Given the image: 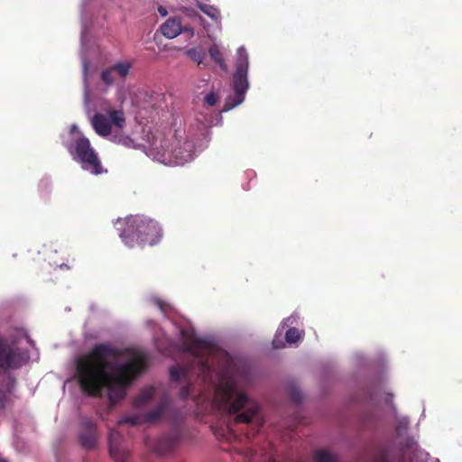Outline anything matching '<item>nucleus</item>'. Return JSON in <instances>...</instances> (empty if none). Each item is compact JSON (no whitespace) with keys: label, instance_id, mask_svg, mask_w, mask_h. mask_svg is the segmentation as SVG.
Returning a JSON list of instances; mask_svg holds the SVG:
<instances>
[{"label":"nucleus","instance_id":"a211bd4d","mask_svg":"<svg viewBox=\"0 0 462 462\" xmlns=\"http://www.w3.org/2000/svg\"><path fill=\"white\" fill-rule=\"evenodd\" d=\"M208 54L211 57V59L223 69H227V65L223 58V54L221 51V48L218 44L213 43L208 48Z\"/></svg>","mask_w":462,"mask_h":462},{"label":"nucleus","instance_id":"9d476101","mask_svg":"<svg viewBox=\"0 0 462 462\" xmlns=\"http://www.w3.org/2000/svg\"><path fill=\"white\" fill-rule=\"evenodd\" d=\"M168 403H169L168 397L162 396L160 398V401L157 403L156 408L152 411L147 412L143 415L125 416L119 420L118 423L119 424H129L131 426H137L143 422L156 421L165 412Z\"/></svg>","mask_w":462,"mask_h":462},{"label":"nucleus","instance_id":"6ab92c4d","mask_svg":"<svg viewBox=\"0 0 462 462\" xmlns=\"http://www.w3.org/2000/svg\"><path fill=\"white\" fill-rule=\"evenodd\" d=\"M198 7L210 19H212L217 23H220V12L217 7H215L214 5L202 3H198Z\"/></svg>","mask_w":462,"mask_h":462},{"label":"nucleus","instance_id":"423d86ee","mask_svg":"<svg viewBox=\"0 0 462 462\" xmlns=\"http://www.w3.org/2000/svg\"><path fill=\"white\" fill-rule=\"evenodd\" d=\"M248 68V53L245 48L241 46L236 51V71L233 75L234 94L226 97L223 111L233 109L244 102L245 93L249 88Z\"/></svg>","mask_w":462,"mask_h":462},{"label":"nucleus","instance_id":"412c9836","mask_svg":"<svg viewBox=\"0 0 462 462\" xmlns=\"http://www.w3.org/2000/svg\"><path fill=\"white\" fill-rule=\"evenodd\" d=\"M186 55L197 62L198 65H201L204 63V60L206 59V52L200 48H191L186 51Z\"/></svg>","mask_w":462,"mask_h":462},{"label":"nucleus","instance_id":"f8f14e48","mask_svg":"<svg viewBox=\"0 0 462 462\" xmlns=\"http://www.w3.org/2000/svg\"><path fill=\"white\" fill-rule=\"evenodd\" d=\"M82 425L83 430L79 433V441L85 448H93L97 440L96 426L89 419H84Z\"/></svg>","mask_w":462,"mask_h":462},{"label":"nucleus","instance_id":"c9c22d12","mask_svg":"<svg viewBox=\"0 0 462 462\" xmlns=\"http://www.w3.org/2000/svg\"><path fill=\"white\" fill-rule=\"evenodd\" d=\"M0 462H7V461L5 459H0Z\"/></svg>","mask_w":462,"mask_h":462},{"label":"nucleus","instance_id":"9b49d317","mask_svg":"<svg viewBox=\"0 0 462 462\" xmlns=\"http://www.w3.org/2000/svg\"><path fill=\"white\" fill-rule=\"evenodd\" d=\"M109 452L115 462H128L129 452L122 441L121 434L112 430L108 435Z\"/></svg>","mask_w":462,"mask_h":462},{"label":"nucleus","instance_id":"f03ea898","mask_svg":"<svg viewBox=\"0 0 462 462\" xmlns=\"http://www.w3.org/2000/svg\"><path fill=\"white\" fill-rule=\"evenodd\" d=\"M149 356L135 347L98 344L79 359L77 375L83 391L90 395H106L111 403L123 399L126 387L147 366Z\"/></svg>","mask_w":462,"mask_h":462},{"label":"nucleus","instance_id":"f3484780","mask_svg":"<svg viewBox=\"0 0 462 462\" xmlns=\"http://www.w3.org/2000/svg\"><path fill=\"white\" fill-rule=\"evenodd\" d=\"M187 16H190V18L192 20V23L188 24V23H183V30H182L181 33L186 35L188 38H192L195 34V27L197 25H201L204 28H206L205 21L200 15H199L197 14H192L189 12L187 13Z\"/></svg>","mask_w":462,"mask_h":462},{"label":"nucleus","instance_id":"4be33fe9","mask_svg":"<svg viewBox=\"0 0 462 462\" xmlns=\"http://www.w3.org/2000/svg\"><path fill=\"white\" fill-rule=\"evenodd\" d=\"M315 462H336V456L327 449H319L314 453Z\"/></svg>","mask_w":462,"mask_h":462},{"label":"nucleus","instance_id":"c756f323","mask_svg":"<svg viewBox=\"0 0 462 462\" xmlns=\"http://www.w3.org/2000/svg\"><path fill=\"white\" fill-rule=\"evenodd\" d=\"M379 393H379V391H378V390H374V391H373V392L370 393V394H371V396H370V397H371V399H373V400L377 399V397H378Z\"/></svg>","mask_w":462,"mask_h":462},{"label":"nucleus","instance_id":"72a5a7b5","mask_svg":"<svg viewBox=\"0 0 462 462\" xmlns=\"http://www.w3.org/2000/svg\"><path fill=\"white\" fill-rule=\"evenodd\" d=\"M43 183H45L46 185L48 184V181L47 180H42L41 183H40V186L42 187L43 185Z\"/></svg>","mask_w":462,"mask_h":462},{"label":"nucleus","instance_id":"f257e3e1","mask_svg":"<svg viewBox=\"0 0 462 462\" xmlns=\"http://www.w3.org/2000/svg\"><path fill=\"white\" fill-rule=\"evenodd\" d=\"M184 348L186 364L170 370L171 381L182 384V398L191 396L198 404L210 403L237 423L257 418L259 406L245 392L247 376L226 352L195 335Z\"/></svg>","mask_w":462,"mask_h":462},{"label":"nucleus","instance_id":"5701e85b","mask_svg":"<svg viewBox=\"0 0 462 462\" xmlns=\"http://www.w3.org/2000/svg\"><path fill=\"white\" fill-rule=\"evenodd\" d=\"M303 336V332L295 328H290L285 333V340L288 344L299 342Z\"/></svg>","mask_w":462,"mask_h":462},{"label":"nucleus","instance_id":"a878e982","mask_svg":"<svg viewBox=\"0 0 462 462\" xmlns=\"http://www.w3.org/2000/svg\"><path fill=\"white\" fill-rule=\"evenodd\" d=\"M69 134L71 136V140H74L78 138L79 136H83L78 128V125L76 124H73L70 127Z\"/></svg>","mask_w":462,"mask_h":462},{"label":"nucleus","instance_id":"20e7f679","mask_svg":"<svg viewBox=\"0 0 462 462\" xmlns=\"http://www.w3.org/2000/svg\"><path fill=\"white\" fill-rule=\"evenodd\" d=\"M210 123L197 118V125L189 132L179 126L167 135L162 132L152 134L145 153L153 161L164 165L181 166L191 162L209 142Z\"/></svg>","mask_w":462,"mask_h":462},{"label":"nucleus","instance_id":"c85d7f7f","mask_svg":"<svg viewBox=\"0 0 462 462\" xmlns=\"http://www.w3.org/2000/svg\"><path fill=\"white\" fill-rule=\"evenodd\" d=\"M158 12L160 13V14H161L162 16H166V15H167V11H166V9H165L164 7H162V6H160V7L158 8Z\"/></svg>","mask_w":462,"mask_h":462},{"label":"nucleus","instance_id":"ddd939ff","mask_svg":"<svg viewBox=\"0 0 462 462\" xmlns=\"http://www.w3.org/2000/svg\"><path fill=\"white\" fill-rule=\"evenodd\" d=\"M15 381L10 374H0V408H5L12 400Z\"/></svg>","mask_w":462,"mask_h":462},{"label":"nucleus","instance_id":"393cba45","mask_svg":"<svg viewBox=\"0 0 462 462\" xmlns=\"http://www.w3.org/2000/svg\"><path fill=\"white\" fill-rule=\"evenodd\" d=\"M218 100L217 96L214 92L208 93L205 97L204 101L208 106H213L217 104Z\"/></svg>","mask_w":462,"mask_h":462},{"label":"nucleus","instance_id":"aec40b11","mask_svg":"<svg viewBox=\"0 0 462 462\" xmlns=\"http://www.w3.org/2000/svg\"><path fill=\"white\" fill-rule=\"evenodd\" d=\"M173 447V440L170 437L161 438L155 447V452L161 456L168 454Z\"/></svg>","mask_w":462,"mask_h":462},{"label":"nucleus","instance_id":"cd10ccee","mask_svg":"<svg viewBox=\"0 0 462 462\" xmlns=\"http://www.w3.org/2000/svg\"><path fill=\"white\" fill-rule=\"evenodd\" d=\"M234 448L237 449V451L246 457H250V460H252L253 462H256V458L254 457V456L253 455V451L251 449H246L245 451H241L238 449L237 447H235Z\"/></svg>","mask_w":462,"mask_h":462},{"label":"nucleus","instance_id":"2f4dec72","mask_svg":"<svg viewBox=\"0 0 462 462\" xmlns=\"http://www.w3.org/2000/svg\"><path fill=\"white\" fill-rule=\"evenodd\" d=\"M392 400L393 395L390 393H385V402L390 404L392 402Z\"/></svg>","mask_w":462,"mask_h":462},{"label":"nucleus","instance_id":"39448f33","mask_svg":"<svg viewBox=\"0 0 462 462\" xmlns=\"http://www.w3.org/2000/svg\"><path fill=\"white\" fill-rule=\"evenodd\" d=\"M119 231L123 243L128 246H134L135 243L141 245H154L162 236V231L159 224L145 216H130L126 218H118L115 223Z\"/></svg>","mask_w":462,"mask_h":462},{"label":"nucleus","instance_id":"7ed1b4c3","mask_svg":"<svg viewBox=\"0 0 462 462\" xmlns=\"http://www.w3.org/2000/svg\"><path fill=\"white\" fill-rule=\"evenodd\" d=\"M93 0H83L81 4V50L84 96L83 104L87 116L95 132L102 137H109L116 143L126 148H136L134 141L128 135L113 134V127L123 129L125 116L122 109L116 108L110 101L101 96H93L89 89L88 77L90 60L99 55V48L88 38V6Z\"/></svg>","mask_w":462,"mask_h":462},{"label":"nucleus","instance_id":"2eb2a0df","mask_svg":"<svg viewBox=\"0 0 462 462\" xmlns=\"http://www.w3.org/2000/svg\"><path fill=\"white\" fill-rule=\"evenodd\" d=\"M157 395L156 390L152 387L143 388L140 394L134 399V406L136 409H144L149 407L155 400Z\"/></svg>","mask_w":462,"mask_h":462},{"label":"nucleus","instance_id":"dca6fc26","mask_svg":"<svg viewBox=\"0 0 462 462\" xmlns=\"http://www.w3.org/2000/svg\"><path fill=\"white\" fill-rule=\"evenodd\" d=\"M298 319H299V317L297 314H292L291 315L290 317H288L286 319H284L280 327L278 328L277 331H276V334L274 336V338L273 340V347L275 348H281V347H283L284 346V343L283 341L282 340V333H283V329L286 328V327H289L290 325H293V324H297L298 322Z\"/></svg>","mask_w":462,"mask_h":462},{"label":"nucleus","instance_id":"0eeeda50","mask_svg":"<svg viewBox=\"0 0 462 462\" xmlns=\"http://www.w3.org/2000/svg\"><path fill=\"white\" fill-rule=\"evenodd\" d=\"M64 145L81 168L92 174L98 175L104 171L97 153L85 136H79L70 141H65Z\"/></svg>","mask_w":462,"mask_h":462},{"label":"nucleus","instance_id":"bb28decb","mask_svg":"<svg viewBox=\"0 0 462 462\" xmlns=\"http://www.w3.org/2000/svg\"><path fill=\"white\" fill-rule=\"evenodd\" d=\"M226 441H242L243 439L242 438H239L237 437V435L233 431V430H229L227 435L226 436Z\"/></svg>","mask_w":462,"mask_h":462},{"label":"nucleus","instance_id":"b1692460","mask_svg":"<svg viewBox=\"0 0 462 462\" xmlns=\"http://www.w3.org/2000/svg\"><path fill=\"white\" fill-rule=\"evenodd\" d=\"M409 420L407 417H397L395 430L398 436H402L407 430Z\"/></svg>","mask_w":462,"mask_h":462},{"label":"nucleus","instance_id":"473e14b6","mask_svg":"<svg viewBox=\"0 0 462 462\" xmlns=\"http://www.w3.org/2000/svg\"><path fill=\"white\" fill-rule=\"evenodd\" d=\"M157 304H158V307L160 308V310H161L162 312H164V311H165V310H164V306H163L162 302V301H158V302H157Z\"/></svg>","mask_w":462,"mask_h":462},{"label":"nucleus","instance_id":"6e6552de","mask_svg":"<svg viewBox=\"0 0 462 462\" xmlns=\"http://www.w3.org/2000/svg\"><path fill=\"white\" fill-rule=\"evenodd\" d=\"M28 359L25 350L0 336V371L20 368Z\"/></svg>","mask_w":462,"mask_h":462},{"label":"nucleus","instance_id":"e433bc0d","mask_svg":"<svg viewBox=\"0 0 462 462\" xmlns=\"http://www.w3.org/2000/svg\"><path fill=\"white\" fill-rule=\"evenodd\" d=\"M271 462H274L273 460H272Z\"/></svg>","mask_w":462,"mask_h":462},{"label":"nucleus","instance_id":"4468645a","mask_svg":"<svg viewBox=\"0 0 462 462\" xmlns=\"http://www.w3.org/2000/svg\"><path fill=\"white\" fill-rule=\"evenodd\" d=\"M182 30L183 21L180 18H170L160 27L162 34L168 39L176 38Z\"/></svg>","mask_w":462,"mask_h":462},{"label":"nucleus","instance_id":"1a4fd4ad","mask_svg":"<svg viewBox=\"0 0 462 462\" xmlns=\"http://www.w3.org/2000/svg\"><path fill=\"white\" fill-rule=\"evenodd\" d=\"M133 67L130 60H119L104 69L100 73V80L106 88L126 79Z\"/></svg>","mask_w":462,"mask_h":462},{"label":"nucleus","instance_id":"f704fd0d","mask_svg":"<svg viewBox=\"0 0 462 462\" xmlns=\"http://www.w3.org/2000/svg\"><path fill=\"white\" fill-rule=\"evenodd\" d=\"M379 462H389L387 459H382L381 461Z\"/></svg>","mask_w":462,"mask_h":462},{"label":"nucleus","instance_id":"7c9ffc66","mask_svg":"<svg viewBox=\"0 0 462 462\" xmlns=\"http://www.w3.org/2000/svg\"><path fill=\"white\" fill-rule=\"evenodd\" d=\"M155 346L159 351L162 352L165 350L164 346L161 345V343H159L157 339H155Z\"/></svg>","mask_w":462,"mask_h":462}]
</instances>
